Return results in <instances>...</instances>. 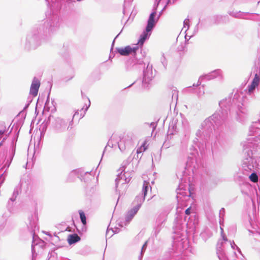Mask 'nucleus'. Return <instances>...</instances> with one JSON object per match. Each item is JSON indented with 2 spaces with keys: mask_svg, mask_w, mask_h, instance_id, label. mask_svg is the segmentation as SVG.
<instances>
[{
  "mask_svg": "<svg viewBox=\"0 0 260 260\" xmlns=\"http://www.w3.org/2000/svg\"><path fill=\"white\" fill-rule=\"evenodd\" d=\"M188 246V242L186 238L182 239L180 240H176L174 242L173 247V250L176 253H181Z\"/></svg>",
  "mask_w": 260,
  "mask_h": 260,
  "instance_id": "15",
  "label": "nucleus"
},
{
  "mask_svg": "<svg viewBox=\"0 0 260 260\" xmlns=\"http://www.w3.org/2000/svg\"><path fill=\"white\" fill-rule=\"evenodd\" d=\"M160 1L161 0H159L158 2L156 4H154L152 11L149 15L148 19L147 20V40L150 36L151 31L154 28L159 17L162 14L163 10L159 12H157V8Z\"/></svg>",
  "mask_w": 260,
  "mask_h": 260,
  "instance_id": "10",
  "label": "nucleus"
},
{
  "mask_svg": "<svg viewBox=\"0 0 260 260\" xmlns=\"http://www.w3.org/2000/svg\"><path fill=\"white\" fill-rule=\"evenodd\" d=\"M230 246L231 248L232 249H235V248H236L237 249H238V250H240V249L238 248V247L235 244V243H234V242L233 241H229L228 240V242H226V243H223V246H222V249H223V250L225 254V255L226 256V257H228V256L226 255L225 252V251H224V249L226 247V246ZM228 258V257H227ZM228 259L229 260V258H228Z\"/></svg>",
  "mask_w": 260,
  "mask_h": 260,
  "instance_id": "27",
  "label": "nucleus"
},
{
  "mask_svg": "<svg viewBox=\"0 0 260 260\" xmlns=\"http://www.w3.org/2000/svg\"><path fill=\"white\" fill-rule=\"evenodd\" d=\"M40 86V80L36 77H34L30 85L29 94L34 97L36 96L38 94Z\"/></svg>",
  "mask_w": 260,
  "mask_h": 260,
  "instance_id": "17",
  "label": "nucleus"
},
{
  "mask_svg": "<svg viewBox=\"0 0 260 260\" xmlns=\"http://www.w3.org/2000/svg\"><path fill=\"white\" fill-rule=\"evenodd\" d=\"M220 234L221 238L218 240L217 243L216 253L219 260H228L222 249L223 243L228 242V239L224 234L223 229L222 227H220Z\"/></svg>",
  "mask_w": 260,
  "mask_h": 260,
  "instance_id": "11",
  "label": "nucleus"
},
{
  "mask_svg": "<svg viewBox=\"0 0 260 260\" xmlns=\"http://www.w3.org/2000/svg\"><path fill=\"white\" fill-rule=\"evenodd\" d=\"M81 240V238L77 234H72L68 235L67 241L69 245L75 244Z\"/></svg>",
  "mask_w": 260,
  "mask_h": 260,
  "instance_id": "23",
  "label": "nucleus"
},
{
  "mask_svg": "<svg viewBox=\"0 0 260 260\" xmlns=\"http://www.w3.org/2000/svg\"><path fill=\"white\" fill-rule=\"evenodd\" d=\"M100 78H101V77H99L97 79H98V80H100Z\"/></svg>",
  "mask_w": 260,
  "mask_h": 260,
  "instance_id": "58",
  "label": "nucleus"
},
{
  "mask_svg": "<svg viewBox=\"0 0 260 260\" xmlns=\"http://www.w3.org/2000/svg\"><path fill=\"white\" fill-rule=\"evenodd\" d=\"M133 134H128L118 143V147L121 151H123L126 148H129L133 145Z\"/></svg>",
  "mask_w": 260,
  "mask_h": 260,
  "instance_id": "13",
  "label": "nucleus"
},
{
  "mask_svg": "<svg viewBox=\"0 0 260 260\" xmlns=\"http://www.w3.org/2000/svg\"><path fill=\"white\" fill-rule=\"evenodd\" d=\"M112 231L113 232V233H117L118 231H117V229H116L115 231H114L112 229Z\"/></svg>",
  "mask_w": 260,
  "mask_h": 260,
  "instance_id": "53",
  "label": "nucleus"
},
{
  "mask_svg": "<svg viewBox=\"0 0 260 260\" xmlns=\"http://www.w3.org/2000/svg\"><path fill=\"white\" fill-rule=\"evenodd\" d=\"M174 91V93H173V95H174V94L176 92V91L175 90Z\"/></svg>",
  "mask_w": 260,
  "mask_h": 260,
  "instance_id": "57",
  "label": "nucleus"
},
{
  "mask_svg": "<svg viewBox=\"0 0 260 260\" xmlns=\"http://www.w3.org/2000/svg\"><path fill=\"white\" fill-rule=\"evenodd\" d=\"M222 74V72L220 70H215L211 73H210L208 75H206L202 77H201L199 80L202 79V78H205L208 80H210L218 77H221ZM201 82H200V80L198 81V85L201 84Z\"/></svg>",
  "mask_w": 260,
  "mask_h": 260,
  "instance_id": "22",
  "label": "nucleus"
},
{
  "mask_svg": "<svg viewBox=\"0 0 260 260\" xmlns=\"http://www.w3.org/2000/svg\"><path fill=\"white\" fill-rule=\"evenodd\" d=\"M146 249V241L144 243L143 246L141 248V255L139 256V259L141 258L142 255L144 253Z\"/></svg>",
  "mask_w": 260,
  "mask_h": 260,
  "instance_id": "35",
  "label": "nucleus"
},
{
  "mask_svg": "<svg viewBox=\"0 0 260 260\" xmlns=\"http://www.w3.org/2000/svg\"><path fill=\"white\" fill-rule=\"evenodd\" d=\"M122 29H121L120 32L115 37V38H114V40L113 41L112 43V45H111V51L113 48V46H114V45L115 39H116V38L119 36V35L120 34V33L122 32Z\"/></svg>",
  "mask_w": 260,
  "mask_h": 260,
  "instance_id": "40",
  "label": "nucleus"
},
{
  "mask_svg": "<svg viewBox=\"0 0 260 260\" xmlns=\"http://www.w3.org/2000/svg\"><path fill=\"white\" fill-rule=\"evenodd\" d=\"M114 56V54L113 53H110V56H109V59L111 58H113Z\"/></svg>",
  "mask_w": 260,
  "mask_h": 260,
  "instance_id": "51",
  "label": "nucleus"
},
{
  "mask_svg": "<svg viewBox=\"0 0 260 260\" xmlns=\"http://www.w3.org/2000/svg\"><path fill=\"white\" fill-rule=\"evenodd\" d=\"M21 184L22 183L21 181H20L19 184L14 188L13 195L12 197L10 198L8 203L7 207L9 210L12 208L13 203L15 201L17 197L19 194V191L21 190Z\"/></svg>",
  "mask_w": 260,
  "mask_h": 260,
  "instance_id": "18",
  "label": "nucleus"
},
{
  "mask_svg": "<svg viewBox=\"0 0 260 260\" xmlns=\"http://www.w3.org/2000/svg\"><path fill=\"white\" fill-rule=\"evenodd\" d=\"M236 96V95H234V99L235 98V97Z\"/></svg>",
  "mask_w": 260,
  "mask_h": 260,
  "instance_id": "62",
  "label": "nucleus"
},
{
  "mask_svg": "<svg viewBox=\"0 0 260 260\" xmlns=\"http://www.w3.org/2000/svg\"><path fill=\"white\" fill-rule=\"evenodd\" d=\"M260 134V121L253 122L249 127V135H257Z\"/></svg>",
  "mask_w": 260,
  "mask_h": 260,
  "instance_id": "21",
  "label": "nucleus"
},
{
  "mask_svg": "<svg viewBox=\"0 0 260 260\" xmlns=\"http://www.w3.org/2000/svg\"><path fill=\"white\" fill-rule=\"evenodd\" d=\"M51 117H52V116L51 115H50L48 116V118L47 119H46L43 122L48 125L49 124V123H50Z\"/></svg>",
  "mask_w": 260,
  "mask_h": 260,
  "instance_id": "39",
  "label": "nucleus"
},
{
  "mask_svg": "<svg viewBox=\"0 0 260 260\" xmlns=\"http://www.w3.org/2000/svg\"><path fill=\"white\" fill-rule=\"evenodd\" d=\"M48 125L43 122L40 126V130H41V136H44L47 130Z\"/></svg>",
  "mask_w": 260,
  "mask_h": 260,
  "instance_id": "32",
  "label": "nucleus"
},
{
  "mask_svg": "<svg viewBox=\"0 0 260 260\" xmlns=\"http://www.w3.org/2000/svg\"><path fill=\"white\" fill-rule=\"evenodd\" d=\"M225 210L224 208H221L219 211V216L220 217H223L224 215Z\"/></svg>",
  "mask_w": 260,
  "mask_h": 260,
  "instance_id": "41",
  "label": "nucleus"
},
{
  "mask_svg": "<svg viewBox=\"0 0 260 260\" xmlns=\"http://www.w3.org/2000/svg\"><path fill=\"white\" fill-rule=\"evenodd\" d=\"M255 161L251 157H246L243 161L242 169L245 172V174L253 171L254 168Z\"/></svg>",
  "mask_w": 260,
  "mask_h": 260,
  "instance_id": "16",
  "label": "nucleus"
},
{
  "mask_svg": "<svg viewBox=\"0 0 260 260\" xmlns=\"http://www.w3.org/2000/svg\"><path fill=\"white\" fill-rule=\"evenodd\" d=\"M133 0H125L123 6V13L125 15H128L131 10L132 3Z\"/></svg>",
  "mask_w": 260,
  "mask_h": 260,
  "instance_id": "24",
  "label": "nucleus"
},
{
  "mask_svg": "<svg viewBox=\"0 0 260 260\" xmlns=\"http://www.w3.org/2000/svg\"><path fill=\"white\" fill-rule=\"evenodd\" d=\"M242 106L238 105V110L237 111V119L240 122H242L245 118L247 114V110L246 108L242 104Z\"/></svg>",
  "mask_w": 260,
  "mask_h": 260,
  "instance_id": "19",
  "label": "nucleus"
},
{
  "mask_svg": "<svg viewBox=\"0 0 260 260\" xmlns=\"http://www.w3.org/2000/svg\"><path fill=\"white\" fill-rule=\"evenodd\" d=\"M157 123L156 122H151L150 124L149 128L150 129V131H152L151 135H153V133L155 129V127H156Z\"/></svg>",
  "mask_w": 260,
  "mask_h": 260,
  "instance_id": "33",
  "label": "nucleus"
},
{
  "mask_svg": "<svg viewBox=\"0 0 260 260\" xmlns=\"http://www.w3.org/2000/svg\"><path fill=\"white\" fill-rule=\"evenodd\" d=\"M38 218L36 215H31L28 217V223H27V226L30 232L33 235V239H34V236L35 231L39 229L37 221Z\"/></svg>",
  "mask_w": 260,
  "mask_h": 260,
  "instance_id": "14",
  "label": "nucleus"
},
{
  "mask_svg": "<svg viewBox=\"0 0 260 260\" xmlns=\"http://www.w3.org/2000/svg\"><path fill=\"white\" fill-rule=\"evenodd\" d=\"M146 150V139H145L141 146L139 148H138L137 150V158H139L141 159V157L142 156L143 154H141V153L142 152H144Z\"/></svg>",
  "mask_w": 260,
  "mask_h": 260,
  "instance_id": "26",
  "label": "nucleus"
},
{
  "mask_svg": "<svg viewBox=\"0 0 260 260\" xmlns=\"http://www.w3.org/2000/svg\"><path fill=\"white\" fill-rule=\"evenodd\" d=\"M231 105V99L230 98H225L220 101L219 103L220 110L204 120L202 123V128L205 131H211L213 128H215V126H218L222 124L228 117V109Z\"/></svg>",
  "mask_w": 260,
  "mask_h": 260,
  "instance_id": "3",
  "label": "nucleus"
},
{
  "mask_svg": "<svg viewBox=\"0 0 260 260\" xmlns=\"http://www.w3.org/2000/svg\"><path fill=\"white\" fill-rule=\"evenodd\" d=\"M126 162H123L121 167L118 171H120L115 179V189L117 194H119V200L120 197L124 194L127 190V184L131 181L132 177V172H125Z\"/></svg>",
  "mask_w": 260,
  "mask_h": 260,
  "instance_id": "6",
  "label": "nucleus"
},
{
  "mask_svg": "<svg viewBox=\"0 0 260 260\" xmlns=\"http://www.w3.org/2000/svg\"><path fill=\"white\" fill-rule=\"evenodd\" d=\"M51 117H52V116L51 115H50L48 116V118L47 119H46L43 122L48 125L49 124V123H50Z\"/></svg>",
  "mask_w": 260,
  "mask_h": 260,
  "instance_id": "38",
  "label": "nucleus"
},
{
  "mask_svg": "<svg viewBox=\"0 0 260 260\" xmlns=\"http://www.w3.org/2000/svg\"><path fill=\"white\" fill-rule=\"evenodd\" d=\"M55 250H52L51 251H49L48 254V260H49L51 257L54 256V254L57 255V253L55 252Z\"/></svg>",
  "mask_w": 260,
  "mask_h": 260,
  "instance_id": "37",
  "label": "nucleus"
},
{
  "mask_svg": "<svg viewBox=\"0 0 260 260\" xmlns=\"http://www.w3.org/2000/svg\"><path fill=\"white\" fill-rule=\"evenodd\" d=\"M49 93L48 94V96H47V102L48 101H49Z\"/></svg>",
  "mask_w": 260,
  "mask_h": 260,
  "instance_id": "56",
  "label": "nucleus"
},
{
  "mask_svg": "<svg viewBox=\"0 0 260 260\" xmlns=\"http://www.w3.org/2000/svg\"><path fill=\"white\" fill-rule=\"evenodd\" d=\"M56 25L49 26L45 23L36 25L32 30L27 35L24 47L29 51L36 49L41 43L47 40L56 31Z\"/></svg>",
  "mask_w": 260,
  "mask_h": 260,
  "instance_id": "1",
  "label": "nucleus"
},
{
  "mask_svg": "<svg viewBox=\"0 0 260 260\" xmlns=\"http://www.w3.org/2000/svg\"><path fill=\"white\" fill-rule=\"evenodd\" d=\"M185 214L187 215H189L190 214V208H187L185 210Z\"/></svg>",
  "mask_w": 260,
  "mask_h": 260,
  "instance_id": "45",
  "label": "nucleus"
},
{
  "mask_svg": "<svg viewBox=\"0 0 260 260\" xmlns=\"http://www.w3.org/2000/svg\"><path fill=\"white\" fill-rule=\"evenodd\" d=\"M6 139H7V138H6H6H4L3 139V140L0 142V147L3 145V142H4V141H5V140H6Z\"/></svg>",
  "mask_w": 260,
  "mask_h": 260,
  "instance_id": "49",
  "label": "nucleus"
},
{
  "mask_svg": "<svg viewBox=\"0 0 260 260\" xmlns=\"http://www.w3.org/2000/svg\"><path fill=\"white\" fill-rule=\"evenodd\" d=\"M107 234H108V231H107V232H106V236L107 235Z\"/></svg>",
  "mask_w": 260,
  "mask_h": 260,
  "instance_id": "61",
  "label": "nucleus"
},
{
  "mask_svg": "<svg viewBox=\"0 0 260 260\" xmlns=\"http://www.w3.org/2000/svg\"><path fill=\"white\" fill-rule=\"evenodd\" d=\"M29 103H27V104H26L23 108V110H26V109L28 108V107H29Z\"/></svg>",
  "mask_w": 260,
  "mask_h": 260,
  "instance_id": "47",
  "label": "nucleus"
},
{
  "mask_svg": "<svg viewBox=\"0 0 260 260\" xmlns=\"http://www.w3.org/2000/svg\"><path fill=\"white\" fill-rule=\"evenodd\" d=\"M88 105H85V108L83 107V108H82V109L80 110V116L79 117V119H81L82 118H83L85 114V113L87 111V110L88 109V108H89L90 107V101L89 100V99L88 98Z\"/></svg>",
  "mask_w": 260,
  "mask_h": 260,
  "instance_id": "30",
  "label": "nucleus"
},
{
  "mask_svg": "<svg viewBox=\"0 0 260 260\" xmlns=\"http://www.w3.org/2000/svg\"><path fill=\"white\" fill-rule=\"evenodd\" d=\"M146 196V180H144L143 181L142 193L136 197L135 200L133 202L134 207L126 213L125 215V221L124 222H121L119 223V225L120 226L123 227L124 225L126 226L129 224L141 207V205L145 201Z\"/></svg>",
  "mask_w": 260,
  "mask_h": 260,
  "instance_id": "7",
  "label": "nucleus"
},
{
  "mask_svg": "<svg viewBox=\"0 0 260 260\" xmlns=\"http://www.w3.org/2000/svg\"><path fill=\"white\" fill-rule=\"evenodd\" d=\"M135 83V82L133 83H132V84H131L130 85H129L128 86H127V88H128V87H129L132 86V85H133L134 84V83Z\"/></svg>",
  "mask_w": 260,
  "mask_h": 260,
  "instance_id": "54",
  "label": "nucleus"
},
{
  "mask_svg": "<svg viewBox=\"0 0 260 260\" xmlns=\"http://www.w3.org/2000/svg\"><path fill=\"white\" fill-rule=\"evenodd\" d=\"M78 213L79 214L80 219L81 220V222L82 223V224L85 226L87 224V221H86V216L85 215V213L82 210H79L78 211Z\"/></svg>",
  "mask_w": 260,
  "mask_h": 260,
  "instance_id": "29",
  "label": "nucleus"
},
{
  "mask_svg": "<svg viewBox=\"0 0 260 260\" xmlns=\"http://www.w3.org/2000/svg\"><path fill=\"white\" fill-rule=\"evenodd\" d=\"M156 71L153 70L152 66L147 64V80H152L156 75Z\"/></svg>",
  "mask_w": 260,
  "mask_h": 260,
  "instance_id": "25",
  "label": "nucleus"
},
{
  "mask_svg": "<svg viewBox=\"0 0 260 260\" xmlns=\"http://www.w3.org/2000/svg\"><path fill=\"white\" fill-rule=\"evenodd\" d=\"M6 132V129L0 130V138Z\"/></svg>",
  "mask_w": 260,
  "mask_h": 260,
  "instance_id": "44",
  "label": "nucleus"
},
{
  "mask_svg": "<svg viewBox=\"0 0 260 260\" xmlns=\"http://www.w3.org/2000/svg\"><path fill=\"white\" fill-rule=\"evenodd\" d=\"M79 111H77L73 115L71 120L57 117L55 119L53 128L56 133H62L67 130H71L73 128V119L78 117Z\"/></svg>",
  "mask_w": 260,
  "mask_h": 260,
  "instance_id": "8",
  "label": "nucleus"
},
{
  "mask_svg": "<svg viewBox=\"0 0 260 260\" xmlns=\"http://www.w3.org/2000/svg\"><path fill=\"white\" fill-rule=\"evenodd\" d=\"M254 74V77L253 79L250 84L248 85L245 90L246 93L248 96L251 98H254L255 96V92L256 89L258 88V86L260 83V60L258 62L254 68L253 71Z\"/></svg>",
  "mask_w": 260,
  "mask_h": 260,
  "instance_id": "9",
  "label": "nucleus"
},
{
  "mask_svg": "<svg viewBox=\"0 0 260 260\" xmlns=\"http://www.w3.org/2000/svg\"><path fill=\"white\" fill-rule=\"evenodd\" d=\"M61 56L64 60L69 63L71 61V55L70 53L69 45L68 44H64L62 50L60 53Z\"/></svg>",
  "mask_w": 260,
  "mask_h": 260,
  "instance_id": "20",
  "label": "nucleus"
},
{
  "mask_svg": "<svg viewBox=\"0 0 260 260\" xmlns=\"http://www.w3.org/2000/svg\"><path fill=\"white\" fill-rule=\"evenodd\" d=\"M184 27L183 29H185V31H186V30L188 29L189 27V19H186L184 20Z\"/></svg>",
  "mask_w": 260,
  "mask_h": 260,
  "instance_id": "34",
  "label": "nucleus"
},
{
  "mask_svg": "<svg viewBox=\"0 0 260 260\" xmlns=\"http://www.w3.org/2000/svg\"><path fill=\"white\" fill-rule=\"evenodd\" d=\"M108 146H110V141H109L108 142L107 145L105 147V149H104V150L103 151V155H104V153L105 152V149H106V148Z\"/></svg>",
  "mask_w": 260,
  "mask_h": 260,
  "instance_id": "50",
  "label": "nucleus"
},
{
  "mask_svg": "<svg viewBox=\"0 0 260 260\" xmlns=\"http://www.w3.org/2000/svg\"><path fill=\"white\" fill-rule=\"evenodd\" d=\"M146 42V26L144 29L142 34L140 36L137 43L132 45H127L124 47H116L115 52L120 54L122 56H128L132 55L137 60L139 64H144L143 58L145 57L146 53L144 47V44Z\"/></svg>",
  "mask_w": 260,
  "mask_h": 260,
  "instance_id": "2",
  "label": "nucleus"
},
{
  "mask_svg": "<svg viewBox=\"0 0 260 260\" xmlns=\"http://www.w3.org/2000/svg\"><path fill=\"white\" fill-rule=\"evenodd\" d=\"M43 233H44L45 234H46V235H48V236H50V237H52V236H51V235L50 234V233H49V232H45V231H44V232H43Z\"/></svg>",
  "mask_w": 260,
  "mask_h": 260,
  "instance_id": "46",
  "label": "nucleus"
},
{
  "mask_svg": "<svg viewBox=\"0 0 260 260\" xmlns=\"http://www.w3.org/2000/svg\"><path fill=\"white\" fill-rule=\"evenodd\" d=\"M160 60H161V62L162 63L163 66L164 67H166L167 64V61L166 57L164 56V54H162L161 57L160 58Z\"/></svg>",
  "mask_w": 260,
  "mask_h": 260,
  "instance_id": "36",
  "label": "nucleus"
},
{
  "mask_svg": "<svg viewBox=\"0 0 260 260\" xmlns=\"http://www.w3.org/2000/svg\"><path fill=\"white\" fill-rule=\"evenodd\" d=\"M31 250H32V260H35L34 259V246L33 245H32L31 246Z\"/></svg>",
  "mask_w": 260,
  "mask_h": 260,
  "instance_id": "52",
  "label": "nucleus"
},
{
  "mask_svg": "<svg viewBox=\"0 0 260 260\" xmlns=\"http://www.w3.org/2000/svg\"><path fill=\"white\" fill-rule=\"evenodd\" d=\"M143 78L141 81L142 86L141 88L139 89V92H141V89H145L146 88V68L144 67L143 69Z\"/></svg>",
  "mask_w": 260,
  "mask_h": 260,
  "instance_id": "28",
  "label": "nucleus"
},
{
  "mask_svg": "<svg viewBox=\"0 0 260 260\" xmlns=\"http://www.w3.org/2000/svg\"><path fill=\"white\" fill-rule=\"evenodd\" d=\"M204 93V88H201V87H200L199 88V92L198 93L199 95L201 96V95H203Z\"/></svg>",
  "mask_w": 260,
  "mask_h": 260,
  "instance_id": "43",
  "label": "nucleus"
},
{
  "mask_svg": "<svg viewBox=\"0 0 260 260\" xmlns=\"http://www.w3.org/2000/svg\"><path fill=\"white\" fill-rule=\"evenodd\" d=\"M249 178L250 180L253 183H256L258 181V177L255 172H253Z\"/></svg>",
  "mask_w": 260,
  "mask_h": 260,
  "instance_id": "31",
  "label": "nucleus"
},
{
  "mask_svg": "<svg viewBox=\"0 0 260 260\" xmlns=\"http://www.w3.org/2000/svg\"><path fill=\"white\" fill-rule=\"evenodd\" d=\"M179 260H185V259L184 258H180L179 259Z\"/></svg>",
  "mask_w": 260,
  "mask_h": 260,
  "instance_id": "55",
  "label": "nucleus"
},
{
  "mask_svg": "<svg viewBox=\"0 0 260 260\" xmlns=\"http://www.w3.org/2000/svg\"><path fill=\"white\" fill-rule=\"evenodd\" d=\"M54 238H52V241H53L55 242H57L59 241V238L57 236H56L55 234L54 235Z\"/></svg>",
  "mask_w": 260,
  "mask_h": 260,
  "instance_id": "42",
  "label": "nucleus"
},
{
  "mask_svg": "<svg viewBox=\"0 0 260 260\" xmlns=\"http://www.w3.org/2000/svg\"><path fill=\"white\" fill-rule=\"evenodd\" d=\"M144 232H143L142 231L140 232L139 233V234L138 235V237L139 238L140 237H141L143 234H144Z\"/></svg>",
  "mask_w": 260,
  "mask_h": 260,
  "instance_id": "48",
  "label": "nucleus"
},
{
  "mask_svg": "<svg viewBox=\"0 0 260 260\" xmlns=\"http://www.w3.org/2000/svg\"><path fill=\"white\" fill-rule=\"evenodd\" d=\"M200 132H198L197 133V135H198V134H199Z\"/></svg>",
  "mask_w": 260,
  "mask_h": 260,
  "instance_id": "59",
  "label": "nucleus"
},
{
  "mask_svg": "<svg viewBox=\"0 0 260 260\" xmlns=\"http://www.w3.org/2000/svg\"><path fill=\"white\" fill-rule=\"evenodd\" d=\"M63 0H44L50 11L46 13L47 20L44 22L49 26L56 25L55 30L57 31L59 26V11L62 6Z\"/></svg>",
  "mask_w": 260,
  "mask_h": 260,
  "instance_id": "5",
  "label": "nucleus"
},
{
  "mask_svg": "<svg viewBox=\"0 0 260 260\" xmlns=\"http://www.w3.org/2000/svg\"><path fill=\"white\" fill-rule=\"evenodd\" d=\"M11 131H12V129H11V131H10V132L9 133L8 135H9L10 133H11Z\"/></svg>",
  "mask_w": 260,
  "mask_h": 260,
  "instance_id": "60",
  "label": "nucleus"
},
{
  "mask_svg": "<svg viewBox=\"0 0 260 260\" xmlns=\"http://www.w3.org/2000/svg\"><path fill=\"white\" fill-rule=\"evenodd\" d=\"M195 164L196 161L193 158H189L186 162L185 170L181 172H178L177 173L178 178H179L181 181L176 190V198L178 203L180 204H182V202L186 200V198H188L190 196V193L188 192V183L186 182V177L188 173L192 172V173H194L196 170Z\"/></svg>",
  "mask_w": 260,
  "mask_h": 260,
  "instance_id": "4",
  "label": "nucleus"
},
{
  "mask_svg": "<svg viewBox=\"0 0 260 260\" xmlns=\"http://www.w3.org/2000/svg\"><path fill=\"white\" fill-rule=\"evenodd\" d=\"M86 176H91L90 172L88 171L85 172L81 169L74 170L69 173L67 180L70 182L73 181L75 179V177L77 176L81 181L84 180L85 182H87L88 180L85 179Z\"/></svg>",
  "mask_w": 260,
  "mask_h": 260,
  "instance_id": "12",
  "label": "nucleus"
}]
</instances>
